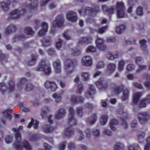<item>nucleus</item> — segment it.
<instances>
[{
  "mask_svg": "<svg viewBox=\"0 0 150 150\" xmlns=\"http://www.w3.org/2000/svg\"><path fill=\"white\" fill-rule=\"evenodd\" d=\"M97 47L101 51H103L107 49L106 46L104 44L105 41L102 39L98 38L95 41Z\"/></svg>",
  "mask_w": 150,
  "mask_h": 150,
  "instance_id": "nucleus-9",
  "label": "nucleus"
},
{
  "mask_svg": "<svg viewBox=\"0 0 150 150\" xmlns=\"http://www.w3.org/2000/svg\"><path fill=\"white\" fill-rule=\"evenodd\" d=\"M147 144L144 147V150H149L150 149V137H148L146 140Z\"/></svg>",
  "mask_w": 150,
  "mask_h": 150,
  "instance_id": "nucleus-56",
  "label": "nucleus"
},
{
  "mask_svg": "<svg viewBox=\"0 0 150 150\" xmlns=\"http://www.w3.org/2000/svg\"><path fill=\"white\" fill-rule=\"evenodd\" d=\"M80 81L79 76H76L74 79V81L76 83H77V92L79 94L81 93L83 90V87L81 83H79Z\"/></svg>",
  "mask_w": 150,
  "mask_h": 150,
  "instance_id": "nucleus-16",
  "label": "nucleus"
},
{
  "mask_svg": "<svg viewBox=\"0 0 150 150\" xmlns=\"http://www.w3.org/2000/svg\"><path fill=\"white\" fill-rule=\"evenodd\" d=\"M142 96V93L139 92H137L134 93L133 96V102L135 104H137L139 98Z\"/></svg>",
  "mask_w": 150,
  "mask_h": 150,
  "instance_id": "nucleus-26",
  "label": "nucleus"
},
{
  "mask_svg": "<svg viewBox=\"0 0 150 150\" xmlns=\"http://www.w3.org/2000/svg\"><path fill=\"white\" fill-rule=\"evenodd\" d=\"M13 140V137L10 135L6 136L5 139V142L7 144H9L12 143Z\"/></svg>",
  "mask_w": 150,
  "mask_h": 150,
  "instance_id": "nucleus-51",
  "label": "nucleus"
},
{
  "mask_svg": "<svg viewBox=\"0 0 150 150\" xmlns=\"http://www.w3.org/2000/svg\"><path fill=\"white\" fill-rule=\"evenodd\" d=\"M14 88V85L12 81H10L7 85L4 83H0V90L3 95L12 91Z\"/></svg>",
  "mask_w": 150,
  "mask_h": 150,
  "instance_id": "nucleus-4",
  "label": "nucleus"
},
{
  "mask_svg": "<svg viewBox=\"0 0 150 150\" xmlns=\"http://www.w3.org/2000/svg\"><path fill=\"white\" fill-rule=\"evenodd\" d=\"M108 120V117L106 114L102 115L100 118V122L102 125H104L107 123Z\"/></svg>",
  "mask_w": 150,
  "mask_h": 150,
  "instance_id": "nucleus-29",
  "label": "nucleus"
},
{
  "mask_svg": "<svg viewBox=\"0 0 150 150\" xmlns=\"http://www.w3.org/2000/svg\"><path fill=\"white\" fill-rule=\"evenodd\" d=\"M64 18L61 15L57 16L55 20L52 23L53 26L57 28L61 27L64 25Z\"/></svg>",
  "mask_w": 150,
  "mask_h": 150,
  "instance_id": "nucleus-10",
  "label": "nucleus"
},
{
  "mask_svg": "<svg viewBox=\"0 0 150 150\" xmlns=\"http://www.w3.org/2000/svg\"><path fill=\"white\" fill-rule=\"evenodd\" d=\"M97 118L96 115L94 114L90 118L86 120V122L88 124H93L96 122Z\"/></svg>",
  "mask_w": 150,
  "mask_h": 150,
  "instance_id": "nucleus-32",
  "label": "nucleus"
},
{
  "mask_svg": "<svg viewBox=\"0 0 150 150\" xmlns=\"http://www.w3.org/2000/svg\"><path fill=\"white\" fill-rule=\"evenodd\" d=\"M39 124V122L37 120L34 121V119H32L30 122L28 124V127L30 128L31 127L32 125H33V128L35 129H37L38 125Z\"/></svg>",
  "mask_w": 150,
  "mask_h": 150,
  "instance_id": "nucleus-28",
  "label": "nucleus"
},
{
  "mask_svg": "<svg viewBox=\"0 0 150 150\" xmlns=\"http://www.w3.org/2000/svg\"><path fill=\"white\" fill-rule=\"evenodd\" d=\"M139 146L138 144H132L129 145L128 147L129 150H138L139 148Z\"/></svg>",
  "mask_w": 150,
  "mask_h": 150,
  "instance_id": "nucleus-47",
  "label": "nucleus"
},
{
  "mask_svg": "<svg viewBox=\"0 0 150 150\" xmlns=\"http://www.w3.org/2000/svg\"><path fill=\"white\" fill-rule=\"evenodd\" d=\"M129 92L128 90L125 88L123 90V95L122 96L121 99L122 101L126 100L128 98Z\"/></svg>",
  "mask_w": 150,
  "mask_h": 150,
  "instance_id": "nucleus-34",
  "label": "nucleus"
},
{
  "mask_svg": "<svg viewBox=\"0 0 150 150\" xmlns=\"http://www.w3.org/2000/svg\"><path fill=\"white\" fill-rule=\"evenodd\" d=\"M108 28V26L107 25H106L103 27L100 28L98 30V32L100 34H103L104 33L105 30L107 29Z\"/></svg>",
  "mask_w": 150,
  "mask_h": 150,
  "instance_id": "nucleus-63",
  "label": "nucleus"
},
{
  "mask_svg": "<svg viewBox=\"0 0 150 150\" xmlns=\"http://www.w3.org/2000/svg\"><path fill=\"white\" fill-rule=\"evenodd\" d=\"M139 42L141 44L142 49L143 50L144 52L146 51V46L145 44L146 42V41L144 39L141 40H140Z\"/></svg>",
  "mask_w": 150,
  "mask_h": 150,
  "instance_id": "nucleus-43",
  "label": "nucleus"
},
{
  "mask_svg": "<svg viewBox=\"0 0 150 150\" xmlns=\"http://www.w3.org/2000/svg\"><path fill=\"white\" fill-rule=\"evenodd\" d=\"M95 94V87L93 85H90L88 90L85 94V96L88 98H93Z\"/></svg>",
  "mask_w": 150,
  "mask_h": 150,
  "instance_id": "nucleus-14",
  "label": "nucleus"
},
{
  "mask_svg": "<svg viewBox=\"0 0 150 150\" xmlns=\"http://www.w3.org/2000/svg\"><path fill=\"white\" fill-rule=\"evenodd\" d=\"M16 29V26L10 25L6 27L4 30V33L6 35H9L15 32Z\"/></svg>",
  "mask_w": 150,
  "mask_h": 150,
  "instance_id": "nucleus-17",
  "label": "nucleus"
},
{
  "mask_svg": "<svg viewBox=\"0 0 150 150\" xmlns=\"http://www.w3.org/2000/svg\"><path fill=\"white\" fill-rule=\"evenodd\" d=\"M66 143L64 142L60 144L59 145V149L60 150H64L65 148Z\"/></svg>",
  "mask_w": 150,
  "mask_h": 150,
  "instance_id": "nucleus-60",
  "label": "nucleus"
},
{
  "mask_svg": "<svg viewBox=\"0 0 150 150\" xmlns=\"http://www.w3.org/2000/svg\"><path fill=\"white\" fill-rule=\"evenodd\" d=\"M68 120V124L71 126L74 125L76 124V121L74 116H72L71 115H69Z\"/></svg>",
  "mask_w": 150,
  "mask_h": 150,
  "instance_id": "nucleus-35",
  "label": "nucleus"
},
{
  "mask_svg": "<svg viewBox=\"0 0 150 150\" xmlns=\"http://www.w3.org/2000/svg\"><path fill=\"white\" fill-rule=\"evenodd\" d=\"M116 66L113 63H109L107 66L106 73L108 74H111L113 73L116 70Z\"/></svg>",
  "mask_w": 150,
  "mask_h": 150,
  "instance_id": "nucleus-21",
  "label": "nucleus"
},
{
  "mask_svg": "<svg viewBox=\"0 0 150 150\" xmlns=\"http://www.w3.org/2000/svg\"><path fill=\"white\" fill-rule=\"evenodd\" d=\"M74 132L71 127L67 128L64 132V134L68 137H70L73 135Z\"/></svg>",
  "mask_w": 150,
  "mask_h": 150,
  "instance_id": "nucleus-30",
  "label": "nucleus"
},
{
  "mask_svg": "<svg viewBox=\"0 0 150 150\" xmlns=\"http://www.w3.org/2000/svg\"><path fill=\"white\" fill-rule=\"evenodd\" d=\"M48 26L46 22H44L42 23V28L39 31L38 34L39 35H43L47 32Z\"/></svg>",
  "mask_w": 150,
  "mask_h": 150,
  "instance_id": "nucleus-19",
  "label": "nucleus"
},
{
  "mask_svg": "<svg viewBox=\"0 0 150 150\" xmlns=\"http://www.w3.org/2000/svg\"><path fill=\"white\" fill-rule=\"evenodd\" d=\"M43 131L45 133H48L54 130V128L49 125H45L42 126Z\"/></svg>",
  "mask_w": 150,
  "mask_h": 150,
  "instance_id": "nucleus-23",
  "label": "nucleus"
},
{
  "mask_svg": "<svg viewBox=\"0 0 150 150\" xmlns=\"http://www.w3.org/2000/svg\"><path fill=\"white\" fill-rule=\"evenodd\" d=\"M117 17L119 18H124L125 17V13L124 10L117 9Z\"/></svg>",
  "mask_w": 150,
  "mask_h": 150,
  "instance_id": "nucleus-49",
  "label": "nucleus"
},
{
  "mask_svg": "<svg viewBox=\"0 0 150 150\" xmlns=\"http://www.w3.org/2000/svg\"><path fill=\"white\" fill-rule=\"evenodd\" d=\"M126 28V26L125 25H120L116 28V32L118 34H121Z\"/></svg>",
  "mask_w": 150,
  "mask_h": 150,
  "instance_id": "nucleus-40",
  "label": "nucleus"
},
{
  "mask_svg": "<svg viewBox=\"0 0 150 150\" xmlns=\"http://www.w3.org/2000/svg\"><path fill=\"white\" fill-rule=\"evenodd\" d=\"M146 99L145 98L141 100L139 103L138 106L140 108H144L146 107V103H145Z\"/></svg>",
  "mask_w": 150,
  "mask_h": 150,
  "instance_id": "nucleus-42",
  "label": "nucleus"
},
{
  "mask_svg": "<svg viewBox=\"0 0 150 150\" xmlns=\"http://www.w3.org/2000/svg\"><path fill=\"white\" fill-rule=\"evenodd\" d=\"M134 68V66L132 64H129L126 67L127 70L128 71H132Z\"/></svg>",
  "mask_w": 150,
  "mask_h": 150,
  "instance_id": "nucleus-62",
  "label": "nucleus"
},
{
  "mask_svg": "<svg viewBox=\"0 0 150 150\" xmlns=\"http://www.w3.org/2000/svg\"><path fill=\"white\" fill-rule=\"evenodd\" d=\"M24 10V8L22 9L20 11L18 10H13L9 14V16L13 19L17 18L22 15L24 14L25 12Z\"/></svg>",
  "mask_w": 150,
  "mask_h": 150,
  "instance_id": "nucleus-11",
  "label": "nucleus"
},
{
  "mask_svg": "<svg viewBox=\"0 0 150 150\" xmlns=\"http://www.w3.org/2000/svg\"><path fill=\"white\" fill-rule=\"evenodd\" d=\"M39 138V137L37 134H30L29 135V139L31 142L36 141Z\"/></svg>",
  "mask_w": 150,
  "mask_h": 150,
  "instance_id": "nucleus-46",
  "label": "nucleus"
},
{
  "mask_svg": "<svg viewBox=\"0 0 150 150\" xmlns=\"http://www.w3.org/2000/svg\"><path fill=\"white\" fill-rule=\"evenodd\" d=\"M81 76L84 81H87L89 80L90 76L89 73L87 72H83L81 74Z\"/></svg>",
  "mask_w": 150,
  "mask_h": 150,
  "instance_id": "nucleus-39",
  "label": "nucleus"
},
{
  "mask_svg": "<svg viewBox=\"0 0 150 150\" xmlns=\"http://www.w3.org/2000/svg\"><path fill=\"white\" fill-rule=\"evenodd\" d=\"M66 113V110L63 108H61L59 109L55 114V117L57 119H61L64 117Z\"/></svg>",
  "mask_w": 150,
  "mask_h": 150,
  "instance_id": "nucleus-20",
  "label": "nucleus"
},
{
  "mask_svg": "<svg viewBox=\"0 0 150 150\" xmlns=\"http://www.w3.org/2000/svg\"><path fill=\"white\" fill-rule=\"evenodd\" d=\"M52 97L56 103H58L62 100V97L60 93H55L52 94Z\"/></svg>",
  "mask_w": 150,
  "mask_h": 150,
  "instance_id": "nucleus-24",
  "label": "nucleus"
},
{
  "mask_svg": "<svg viewBox=\"0 0 150 150\" xmlns=\"http://www.w3.org/2000/svg\"><path fill=\"white\" fill-rule=\"evenodd\" d=\"M52 65L54 69V71L56 74H59L61 71V63L59 60L54 61L52 63Z\"/></svg>",
  "mask_w": 150,
  "mask_h": 150,
  "instance_id": "nucleus-15",
  "label": "nucleus"
},
{
  "mask_svg": "<svg viewBox=\"0 0 150 150\" xmlns=\"http://www.w3.org/2000/svg\"><path fill=\"white\" fill-rule=\"evenodd\" d=\"M23 127L20 126L18 129L13 128L12 129L13 131L15 132V137L16 142L13 144V146L17 150H21L24 147L26 150H32V148L30 144L27 141L24 140L21 142V135L19 130L22 129Z\"/></svg>",
  "mask_w": 150,
  "mask_h": 150,
  "instance_id": "nucleus-1",
  "label": "nucleus"
},
{
  "mask_svg": "<svg viewBox=\"0 0 150 150\" xmlns=\"http://www.w3.org/2000/svg\"><path fill=\"white\" fill-rule=\"evenodd\" d=\"M8 56L2 53H0V61L2 64H4L7 62Z\"/></svg>",
  "mask_w": 150,
  "mask_h": 150,
  "instance_id": "nucleus-37",
  "label": "nucleus"
},
{
  "mask_svg": "<svg viewBox=\"0 0 150 150\" xmlns=\"http://www.w3.org/2000/svg\"><path fill=\"white\" fill-rule=\"evenodd\" d=\"M37 55L32 54L31 59L27 62L28 65L29 66H32L35 64L37 60Z\"/></svg>",
  "mask_w": 150,
  "mask_h": 150,
  "instance_id": "nucleus-25",
  "label": "nucleus"
},
{
  "mask_svg": "<svg viewBox=\"0 0 150 150\" xmlns=\"http://www.w3.org/2000/svg\"><path fill=\"white\" fill-rule=\"evenodd\" d=\"M25 79H23L21 82L18 84V87L20 89L23 88L26 91H29L32 90L34 88L33 86L30 83H28L24 85Z\"/></svg>",
  "mask_w": 150,
  "mask_h": 150,
  "instance_id": "nucleus-8",
  "label": "nucleus"
},
{
  "mask_svg": "<svg viewBox=\"0 0 150 150\" xmlns=\"http://www.w3.org/2000/svg\"><path fill=\"white\" fill-rule=\"evenodd\" d=\"M67 19L70 21L75 22L77 19L76 14L72 11H70L67 13Z\"/></svg>",
  "mask_w": 150,
  "mask_h": 150,
  "instance_id": "nucleus-18",
  "label": "nucleus"
},
{
  "mask_svg": "<svg viewBox=\"0 0 150 150\" xmlns=\"http://www.w3.org/2000/svg\"><path fill=\"white\" fill-rule=\"evenodd\" d=\"M123 87L122 86H120L118 87H116L114 90V92L117 94H119L123 90Z\"/></svg>",
  "mask_w": 150,
  "mask_h": 150,
  "instance_id": "nucleus-54",
  "label": "nucleus"
},
{
  "mask_svg": "<svg viewBox=\"0 0 150 150\" xmlns=\"http://www.w3.org/2000/svg\"><path fill=\"white\" fill-rule=\"evenodd\" d=\"M144 76L147 79L145 82V85L147 87L150 88V75L145 74Z\"/></svg>",
  "mask_w": 150,
  "mask_h": 150,
  "instance_id": "nucleus-50",
  "label": "nucleus"
},
{
  "mask_svg": "<svg viewBox=\"0 0 150 150\" xmlns=\"http://www.w3.org/2000/svg\"><path fill=\"white\" fill-rule=\"evenodd\" d=\"M49 111V110L47 107H44L42 109V112L40 114L41 116L43 118H44L45 117H47L48 122L50 124H52L53 123V121L50 119L52 117V115H51L50 114L47 116V112Z\"/></svg>",
  "mask_w": 150,
  "mask_h": 150,
  "instance_id": "nucleus-12",
  "label": "nucleus"
},
{
  "mask_svg": "<svg viewBox=\"0 0 150 150\" xmlns=\"http://www.w3.org/2000/svg\"><path fill=\"white\" fill-rule=\"evenodd\" d=\"M125 64V61L123 60H120L119 62L118 70L120 72L123 70Z\"/></svg>",
  "mask_w": 150,
  "mask_h": 150,
  "instance_id": "nucleus-44",
  "label": "nucleus"
},
{
  "mask_svg": "<svg viewBox=\"0 0 150 150\" xmlns=\"http://www.w3.org/2000/svg\"><path fill=\"white\" fill-rule=\"evenodd\" d=\"M51 43V41L50 39L44 40L42 41L43 46L45 47L50 46Z\"/></svg>",
  "mask_w": 150,
  "mask_h": 150,
  "instance_id": "nucleus-53",
  "label": "nucleus"
},
{
  "mask_svg": "<svg viewBox=\"0 0 150 150\" xmlns=\"http://www.w3.org/2000/svg\"><path fill=\"white\" fill-rule=\"evenodd\" d=\"M51 84L50 85V88L51 90L52 91H56L57 86L56 83L54 81H52L51 83Z\"/></svg>",
  "mask_w": 150,
  "mask_h": 150,
  "instance_id": "nucleus-55",
  "label": "nucleus"
},
{
  "mask_svg": "<svg viewBox=\"0 0 150 150\" xmlns=\"http://www.w3.org/2000/svg\"><path fill=\"white\" fill-rule=\"evenodd\" d=\"M103 133L104 134L109 136H111L112 135V133L110 130L106 129L105 130Z\"/></svg>",
  "mask_w": 150,
  "mask_h": 150,
  "instance_id": "nucleus-64",
  "label": "nucleus"
},
{
  "mask_svg": "<svg viewBox=\"0 0 150 150\" xmlns=\"http://www.w3.org/2000/svg\"><path fill=\"white\" fill-rule=\"evenodd\" d=\"M92 38L91 37H86L80 38L79 40V42L81 44L86 43L88 44L91 42Z\"/></svg>",
  "mask_w": 150,
  "mask_h": 150,
  "instance_id": "nucleus-33",
  "label": "nucleus"
},
{
  "mask_svg": "<svg viewBox=\"0 0 150 150\" xmlns=\"http://www.w3.org/2000/svg\"><path fill=\"white\" fill-rule=\"evenodd\" d=\"M149 114L146 112L139 113L137 115V118L139 122L141 124H144L150 118Z\"/></svg>",
  "mask_w": 150,
  "mask_h": 150,
  "instance_id": "nucleus-6",
  "label": "nucleus"
},
{
  "mask_svg": "<svg viewBox=\"0 0 150 150\" xmlns=\"http://www.w3.org/2000/svg\"><path fill=\"white\" fill-rule=\"evenodd\" d=\"M78 64V62L75 59H67L64 62V69L67 75L71 74Z\"/></svg>",
  "mask_w": 150,
  "mask_h": 150,
  "instance_id": "nucleus-2",
  "label": "nucleus"
},
{
  "mask_svg": "<svg viewBox=\"0 0 150 150\" xmlns=\"http://www.w3.org/2000/svg\"><path fill=\"white\" fill-rule=\"evenodd\" d=\"M25 31L26 33L29 35H32L34 33L33 30L30 27H27L25 28Z\"/></svg>",
  "mask_w": 150,
  "mask_h": 150,
  "instance_id": "nucleus-45",
  "label": "nucleus"
},
{
  "mask_svg": "<svg viewBox=\"0 0 150 150\" xmlns=\"http://www.w3.org/2000/svg\"><path fill=\"white\" fill-rule=\"evenodd\" d=\"M36 0H34L33 2H31V4L28 6H26V10H30V11H34L36 10L37 8V3ZM52 0H42V4H41V5L43 6L45 5L50 1H51Z\"/></svg>",
  "mask_w": 150,
  "mask_h": 150,
  "instance_id": "nucleus-7",
  "label": "nucleus"
},
{
  "mask_svg": "<svg viewBox=\"0 0 150 150\" xmlns=\"http://www.w3.org/2000/svg\"><path fill=\"white\" fill-rule=\"evenodd\" d=\"M81 65L86 67H91L93 64V59L89 55H86L83 57L81 59Z\"/></svg>",
  "mask_w": 150,
  "mask_h": 150,
  "instance_id": "nucleus-5",
  "label": "nucleus"
},
{
  "mask_svg": "<svg viewBox=\"0 0 150 150\" xmlns=\"http://www.w3.org/2000/svg\"><path fill=\"white\" fill-rule=\"evenodd\" d=\"M96 84L97 86L100 90L105 89L108 88V84L103 78L100 79L97 81Z\"/></svg>",
  "mask_w": 150,
  "mask_h": 150,
  "instance_id": "nucleus-13",
  "label": "nucleus"
},
{
  "mask_svg": "<svg viewBox=\"0 0 150 150\" xmlns=\"http://www.w3.org/2000/svg\"><path fill=\"white\" fill-rule=\"evenodd\" d=\"M105 65L103 62H99L97 63L96 65V69H100L103 68Z\"/></svg>",
  "mask_w": 150,
  "mask_h": 150,
  "instance_id": "nucleus-58",
  "label": "nucleus"
},
{
  "mask_svg": "<svg viewBox=\"0 0 150 150\" xmlns=\"http://www.w3.org/2000/svg\"><path fill=\"white\" fill-rule=\"evenodd\" d=\"M94 11L98 12L100 11V10L99 9H94V10H93L91 8L89 7H86L85 8L84 12L86 14H91L93 13Z\"/></svg>",
  "mask_w": 150,
  "mask_h": 150,
  "instance_id": "nucleus-38",
  "label": "nucleus"
},
{
  "mask_svg": "<svg viewBox=\"0 0 150 150\" xmlns=\"http://www.w3.org/2000/svg\"><path fill=\"white\" fill-rule=\"evenodd\" d=\"M136 13L139 16H142L143 15V12L142 8L141 7H139L137 8L136 11Z\"/></svg>",
  "mask_w": 150,
  "mask_h": 150,
  "instance_id": "nucleus-59",
  "label": "nucleus"
},
{
  "mask_svg": "<svg viewBox=\"0 0 150 150\" xmlns=\"http://www.w3.org/2000/svg\"><path fill=\"white\" fill-rule=\"evenodd\" d=\"M144 133L143 132H139L138 135V140L139 142L142 143L143 142L144 140Z\"/></svg>",
  "mask_w": 150,
  "mask_h": 150,
  "instance_id": "nucleus-36",
  "label": "nucleus"
},
{
  "mask_svg": "<svg viewBox=\"0 0 150 150\" xmlns=\"http://www.w3.org/2000/svg\"><path fill=\"white\" fill-rule=\"evenodd\" d=\"M52 81H46L44 83V85L45 88L49 89L50 87L51 83Z\"/></svg>",
  "mask_w": 150,
  "mask_h": 150,
  "instance_id": "nucleus-61",
  "label": "nucleus"
},
{
  "mask_svg": "<svg viewBox=\"0 0 150 150\" xmlns=\"http://www.w3.org/2000/svg\"><path fill=\"white\" fill-rule=\"evenodd\" d=\"M96 48L92 45L88 46L86 50V52L87 53H94L96 51Z\"/></svg>",
  "mask_w": 150,
  "mask_h": 150,
  "instance_id": "nucleus-41",
  "label": "nucleus"
},
{
  "mask_svg": "<svg viewBox=\"0 0 150 150\" xmlns=\"http://www.w3.org/2000/svg\"><path fill=\"white\" fill-rule=\"evenodd\" d=\"M113 148L115 150H124L125 146L121 143L117 142L115 144Z\"/></svg>",
  "mask_w": 150,
  "mask_h": 150,
  "instance_id": "nucleus-27",
  "label": "nucleus"
},
{
  "mask_svg": "<svg viewBox=\"0 0 150 150\" xmlns=\"http://www.w3.org/2000/svg\"><path fill=\"white\" fill-rule=\"evenodd\" d=\"M36 70L37 71L42 72L46 75H49L51 73L50 65L44 60H41L39 62Z\"/></svg>",
  "mask_w": 150,
  "mask_h": 150,
  "instance_id": "nucleus-3",
  "label": "nucleus"
},
{
  "mask_svg": "<svg viewBox=\"0 0 150 150\" xmlns=\"http://www.w3.org/2000/svg\"><path fill=\"white\" fill-rule=\"evenodd\" d=\"M117 9L120 10H124V5L123 2H117L116 3Z\"/></svg>",
  "mask_w": 150,
  "mask_h": 150,
  "instance_id": "nucleus-52",
  "label": "nucleus"
},
{
  "mask_svg": "<svg viewBox=\"0 0 150 150\" xmlns=\"http://www.w3.org/2000/svg\"><path fill=\"white\" fill-rule=\"evenodd\" d=\"M70 100L71 102L75 104L78 103H82L84 100L83 98L81 96H79L76 97L74 96H71Z\"/></svg>",
  "mask_w": 150,
  "mask_h": 150,
  "instance_id": "nucleus-22",
  "label": "nucleus"
},
{
  "mask_svg": "<svg viewBox=\"0 0 150 150\" xmlns=\"http://www.w3.org/2000/svg\"><path fill=\"white\" fill-rule=\"evenodd\" d=\"M10 4V3H9L8 4H7L5 2L2 3H1V6L2 8L4 11L7 10Z\"/></svg>",
  "mask_w": 150,
  "mask_h": 150,
  "instance_id": "nucleus-57",
  "label": "nucleus"
},
{
  "mask_svg": "<svg viewBox=\"0 0 150 150\" xmlns=\"http://www.w3.org/2000/svg\"><path fill=\"white\" fill-rule=\"evenodd\" d=\"M76 113L79 117H81L83 116V108L82 107H78L76 108Z\"/></svg>",
  "mask_w": 150,
  "mask_h": 150,
  "instance_id": "nucleus-48",
  "label": "nucleus"
},
{
  "mask_svg": "<svg viewBox=\"0 0 150 150\" xmlns=\"http://www.w3.org/2000/svg\"><path fill=\"white\" fill-rule=\"evenodd\" d=\"M3 114L4 115L3 118L1 120V121L3 124H5V121L6 118H8L10 120L11 119V115L9 114L7 112H3Z\"/></svg>",
  "mask_w": 150,
  "mask_h": 150,
  "instance_id": "nucleus-31",
  "label": "nucleus"
}]
</instances>
